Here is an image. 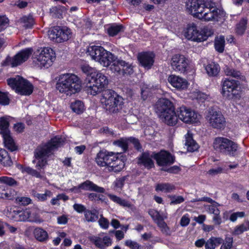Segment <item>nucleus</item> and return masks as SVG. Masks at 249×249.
Returning a JSON list of instances; mask_svg holds the SVG:
<instances>
[{
	"instance_id": "obj_1",
	"label": "nucleus",
	"mask_w": 249,
	"mask_h": 249,
	"mask_svg": "<svg viewBox=\"0 0 249 249\" xmlns=\"http://www.w3.org/2000/svg\"><path fill=\"white\" fill-rule=\"evenodd\" d=\"M185 4L190 14L204 21H219L225 15L224 10L218 8L213 0H187Z\"/></svg>"
},
{
	"instance_id": "obj_2",
	"label": "nucleus",
	"mask_w": 249,
	"mask_h": 249,
	"mask_svg": "<svg viewBox=\"0 0 249 249\" xmlns=\"http://www.w3.org/2000/svg\"><path fill=\"white\" fill-rule=\"evenodd\" d=\"M56 89L61 93L71 95L78 93L82 89V81L75 74H60L56 78Z\"/></svg>"
},
{
	"instance_id": "obj_3",
	"label": "nucleus",
	"mask_w": 249,
	"mask_h": 249,
	"mask_svg": "<svg viewBox=\"0 0 249 249\" xmlns=\"http://www.w3.org/2000/svg\"><path fill=\"white\" fill-rule=\"evenodd\" d=\"M65 143V141L59 135H56L52 138L42 146L36 149L35 152V157L39 160L36 167L38 169H44L47 164L46 159H43L44 157H48L53 151L58 149Z\"/></svg>"
},
{
	"instance_id": "obj_4",
	"label": "nucleus",
	"mask_w": 249,
	"mask_h": 249,
	"mask_svg": "<svg viewBox=\"0 0 249 249\" xmlns=\"http://www.w3.org/2000/svg\"><path fill=\"white\" fill-rule=\"evenodd\" d=\"M221 93L227 100L237 101L244 94V87L239 80L231 78H223L221 82Z\"/></svg>"
},
{
	"instance_id": "obj_5",
	"label": "nucleus",
	"mask_w": 249,
	"mask_h": 249,
	"mask_svg": "<svg viewBox=\"0 0 249 249\" xmlns=\"http://www.w3.org/2000/svg\"><path fill=\"white\" fill-rule=\"evenodd\" d=\"M156 112L165 123L170 126H174L178 123L176 111L173 103L166 98H160L155 106Z\"/></svg>"
},
{
	"instance_id": "obj_6",
	"label": "nucleus",
	"mask_w": 249,
	"mask_h": 249,
	"mask_svg": "<svg viewBox=\"0 0 249 249\" xmlns=\"http://www.w3.org/2000/svg\"><path fill=\"white\" fill-rule=\"evenodd\" d=\"M101 102L105 105V108L110 113H116L122 109L124 99L115 91L107 89L102 93Z\"/></svg>"
},
{
	"instance_id": "obj_7",
	"label": "nucleus",
	"mask_w": 249,
	"mask_h": 249,
	"mask_svg": "<svg viewBox=\"0 0 249 249\" xmlns=\"http://www.w3.org/2000/svg\"><path fill=\"white\" fill-rule=\"evenodd\" d=\"M213 35L212 30L207 27L200 28L194 23L188 24L184 33L186 38L197 42L205 41Z\"/></svg>"
},
{
	"instance_id": "obj_8",
	"label": "nucleus",
	"mask_w": 249,
	"mask_h": 249,
	"mask_svg": "<svg viewBox=\"0 0 249 249\" xmlns=\"http://www.w3.org/2000/svg\"><path fill=\"white\" fill-rule=\"evenodd\" d=\"M213 147L216 151L223 155L234 157L238 149V145L227 138L217 137L213 141Z\"/></svg>"
},
{
	"instance_id": "obj_9",
	"label": "nucleus",
	"mask_w": 249,
	"mask_h": 249,
	"mask_svg": "<svg viewBox=\"0 0 249 249\" xmlns=\"http://www.w3.org/2000/svg\"><path fill=\"white\" fill-rule=\"evenodd\" d=\"M7 83L12 89L15 90L16 93L20 95H30L34 90L33 84L20 76L8 78Z\"/></svg>"
},
{
	"instance_id": "obj_10",
	"label": "nucleus",
	"mask_w": 249,
	"mask_h": 249,
	"mask_svg": "<svg viewBox=\"0 0 249 249\" xmlns=\"http://www.w3.org/2000/svg\"><path fill=\"white\" fill-rule=\"evenodd\" d=\"M206 119L213 128L223 130L226 125V118L217 107L209 108Z\"/></svg>"
},
{
	"instance_id": "obj_11",
	"label": "nucleus",
	"mask_w": 249,
	"mask_h": 249,
	"mask_svg": "<svg viewBox=\"0 0 249 249\" xmlns=\"http://www.w3.org/2000/svg\"><path fill=\"white\" fill-rule=\"evenodd\" d=\"M32 52V48H27L19 51L13 57L8 55L1 62V66L15 68L20 66L29 58Z\"/></svg>"
},
{
	"instance_id": "obj_12",
	"label": "nucleus",
	"mask_w": 249,
	"mask_h": 249,
	"mask_svg": "<svg viewBox=\"0 0 249 249\" xmlns=\"http://www.w3.org/2000/svg\"><path fill=\"white\" fill-rule=\"evenodd\" d=\"M177 117L185 124H194L199 123L200 115L185 106H181L176 109Z\"/></svg>"
},
{
	"instance_id": "obj_13",
	"label": "nucleus",
	"mask_w": 249,
	"mask_h": 249,
	"mask_svg": "<svg viewBox=\"0 0 249 249\" xmlns=\"http://www.w3.org/2000/svg\"><path fill=\"white\" fill-rule=\"evenodd\" d=\"M71 30L66 26H56L48 32L49 38L53 42L61 43L67 41L71 35Z\"/></svg>"
},
{
	"instance_id": "obj_14",
	"label": "nucleus",
	"mask_w": 249,
	"mask_h": 249,
	"mask_svg": "<svg viewBox=\"0 0 249 249\" xmlns=\"http://www.w3.org/2000/svg\"><path fill=\"white\" fill-rule=\"evenodd\" d=\"M134 68L132 64L120 59L117 60L111 66V70L120 77L131 75L134 72Z\"/></svg>"
},
{
	"instance_id": "obj_15",
	"label": "nucleus",
	"mask_w": 249,
	"mask_h": 249,
	"mask_svg": "<svg viewBox=\"0 0 249 249\" xmlns=\"http://www.w3.org/2000/svg\"><path fill=\"white\" fill-rule=\"evenodd\" d=\"M55 59V53L50 47H44L37 57V60L41 68H49Z\"/></svg>"
},
{
	"instance_id": "obj_16",
	"label": "nucleus",
	"mask_w": 249,
	"mask_h": 249,
	"mask_svg": "<svg viewBox=\"0 0 249 249\" xmlns=\"http://www.w3.org/2000/svg\"><path fill=\"white\" fill-rule=\"evenodd\" d=\"M171 65L174 70L183 74L187 73L189 68L188 58L180 54H176L172 56Z\"/></svg>"
},
{
	"instance_id": "obj_17",
	"label": "nucleus",
	"mask_w": 249,
	"mask_h": 249,
	"mask_svg": "<svg viewBox=\"0 0 249 249\" xmlns=\"http://www.w3.org/2000/svg\"><path fill=\"white\" fill-rule=\"evenodd\" d=\"M153 157L159 166H169L175 162V157L164 150L158 152H153Z\"/></svg>"
},
{
	"instance_id": "obj_18",
	"label": "nucleus",
	"mask_w": 249,
	"mask_h": 249,
	"mask_svg": "<svg viewBox=\"0 0 249 249\" xmlns=\"http://www.w3.org/2000/svg\"><path fill=\"white\" fill-rule=\"evenodd\" d=\"M118 155V153H115L107 150L100 151L97 154L95 161L98 165L102 167L107 166L108 169L115 160V158Z\"/></svg>"
},
{
	"instance_id": "obj_19",
	"label": "nucleus",
	"mask_w": 249,
	"mask_h": 249,
	"mask_svg": "<svg viewBox=\"0 0 249 249\" xmlns=\"http://www.w3.org/2000/svg\"><path fill=\"white\" fill-rule=\"evenodd\" d=\"M152 159H153V152L152 154L148 150L142 152L138 157V164L143 166L147 170H150L155 167L154 161Z\"/></svg>"
},
{
	"instance_id": "obj_20",
	"label": "nucleus",
	"mask_w": 249,
	"mask_h": 249,
	"mask_svg": "<svg viewBox=\"0 0 249 249\" xmlns=\"http://www.w3.org/2000/svg\"><path fill=\"white\" fill-rule=\"evenodd\" d=\"M155 54L153 53L143 52L138 55L140 65L145 69H150L154 63Z\"/></svg>"
},
{
	"instance_id": "obj_21",
	"label": "nucleus",
	"mask_w": 249,
	"mask_h": 249,
	"mask_svg": "<svg viewBox=\"0 0 249 249\" xmlns=\"http://www.w3.org/2000/svg\"><path fill=\"white\" fill-rule=\"evenodd\" d=\"M77 188L84 191L94 192L97 193L104 194L105 193V189L102 187L98 186L90 180H86L78 185Z\"/></svg>"
},
{
	"instance_id": "obj_22",
	"label": "nucleus",
	"mask_w": 249,
	"mask_h": 249,
	"mask_svg": "<svg viewBox=\"0 0 249 249\" xmlns=\"http://www.w3.org/2000/svg\"><path fill=\"white\" fill-rule=\"evenodd\" d=\"M169 83L178 90L185 89L188 88V81L179 76L171 75L168 78Z\"/></svg>"
},
{
	"instance_id": "obj_23",
	"label": "nucleus",
	"mask_w": 249,
	"mask_h": 249,
	"mask_svg": "<svg viewBox=\"0 0 249 249\" xmlns=\"http://www.w3.org/2000/svg\"><path fill=\"white\" fill-rule=\"evenodd\" d=\"M94 75L92 76L90 80L92 83H95L102 89H104L108 85V79L107 77L104 73L97 71Z\"/></svg>"
},
{
	"instance_id": "obj_24",
	"label": "nucleus",
	"mask_w": 249,
	"mask_h": 249,
	"mask_svg": "<svg viewBox=\"0 0 249 249\" xmlns=\"http://www.w3.org/2000/svg\"><path fill=\"white\" fill-rule=\"evenodd\" d=\"M117 57L111 52L104 49V52L102 53L98 62L104 67L109 66L112 63L113 64L116 61Z\"/></svg>"
},
{
	"instance_id": "obj_25",
	"label": "nucleus",
	"mask_w": 249,
	"mask_h": 249,
	"mask_svg": "<svg viewBox=\"0 0 249 249\" xmlns=\"http://www.w3.org/2000/svg\"><path fill=\"white\" fill-rule=\"evenodd\" d=\"M103 52H104V48L102 46L92 45L88 47L87 53L90 55L92 59L98 62Z\"/></svg>"
},
{
	"instance_id": "obj_26",
	"label": "nucleus",
	"mask_w": 249,
	"mask_h": 249,
	"mask_svg": "<svg viewBox=\"0 0 249 249\" xmlns=\"http://www.w3.org/2000/svg\"><path fill=\"white\" fill-rule=\"evenodd\" d=\"M120 155L121 154L119 153V155H117L116 157L115 158V160L111 164V166H109V168H108L109 172L118 173L124 169L125 166V161L123 157V159L119 157Z\"/></svg>"
},
{
	"instance_id": "obj_27",
	"label": "nucleus",
	"mask_w": 249,
	"mask_h": 249,
	"mask_svg": "<svg viewBox=\"0 0 249 249\" xmlns=\"http://www.w3.org/2000/svg\"><path fill=\"white\" fill-rule=\"evenodd\" d=\"M125 27L121 24L116 23L111 24L107 29V33L109 36L114 37L119 33L124 32Z\"/></svg>"
},
{
	"instance_id": "obj_28",
	"label": "nucleus",
	"mask_w": 249,
	"mask_h": 249,
	"mask_svg": "<svg viewBox=\"0 0 249 249\" xmlns=\"http://www.w3.org/2000/svg\"><path fill=\"white\" fill-rule=\"evenodd\" d=\"M5 147L11 152L18 149L15 142L11 135L10 132L2 135Z\"/></svg>"
},
{
	"instance_id": "obj_29",
	"label": "nucleus",
	"mask_w": 249,
	"mask_h": 249,
	"mask_svg": "<svg viewBox=\"0 0 249 249\" xmlns=\"http://www.w3.org/2000/svg\"><path fill=\"white\" fill-rule=\"evenodd\" d=\"M205 70L209 76L216 77L219 74L220 67L218 63L214 62H211L206 66Z\"/></svg>"
},
{
	"instance_id": "obj_30",
	"label": "nucleus",
	"mask_w": 249,
	"mask_h": 249,
	"mask_svg": "<svg viewBox=\"0 0 249 249\" xmlns=\"http://www.w3.org/2000/svg\"><path fill=\"white\" fill-rule=\"evenodd\" d=\"M33 233L35 238L39 242H46L49 239L48 232L42 228H36L33 231Z\"/></svg>"
},
{
	"instance_id": "obj_31",
	"label": "nucleus",
	"mask_w": 249,
	"mask_h": 249,
	"mask_svg": "<svg viewBox=\"0 0 249 249\" xmlns=\"http://www.w3.org/2000/svg\"><path fill=\"white\" fill-rule=\"evenodd\" d=\"M224 72L227 76H231L242 81H244L246 79L245 76L242 75L241 72L239 71H237L228 66L225 67Z\"/></svg>"
},
{
	"instance_id": "obj_32",
	"label": "nucleus",
	"mask_w": 249,
	"mask_h": 249,
	"mask_svg": "<svg viewBox=\"0 0 249 249\" xmlns=\"http://www.w3.org/2000/svg\"><path fill=\"white\" fill-rule=\"evenodd\" d=\"M14 192L7 186L0 185V198L13 200L14 198Z\"/></svg>"
},
{
	"instance_id": "obj_33",
	"label": "nucleus",
	"mask_w": 249,
	"mask_h": 249,
	"mask_svg": "<svg viewBox=\"0 0 249 249\" xmlns=\"http://www.w3.org/2000/svg\"><path fill=\"white\" fill-rule=\"evenodd\" d=\"M0 162L5 167H10L13 164V162L8 152L2 148H0Z\"/></svg>"
},
{
	"instance_id": "obj_34",
	"label": "nucleus",
	"mask_w": 249,
	"mask_h": 249,
	"mask_svg": "<svg viewBox=\"0 0 249 249\" xmlns=\"http://www.w3.org/2000/svg\"><path fill=\"white\" fill-rule=\"evenodd\" d=\"M248 20L247 18H242L236 24L235 32L239 36H242L245 33L247 28Z\"/></svg>"
},
{
	"instance_id": "obj_35",
	"label": "nucleus",
	"mask_w": 249,
	"mask_h": 249,
	"mask_svg": "<svg viewBox=\"0 0 249 249\" xmlns=\"http://www.w3.org/2000/svg\"><path fill=\"white\" fill-rule=\"evenodd\" d=\"M223 240L221 237H211L205 243V249H215L216 247L222 243Z\"/></svg>"
},
{
	"instance_id": "obj_36",
	"label": "nucleus",
	"mask_w": 249,
	"mask_h": 249,
	"mask_svg": "<svg viewBox=\"0 0 249 249\" xmlns=\"http://www.w3.org/2000/svg\"><path fill=\"white\" fill-rule=\"evenodd\" d=\"M66 10L65 6L58 5L55 6H52L50 9V13L53 18H62L63 13Z\"/></svg>"
},
{
	"instance_id": "obj_37",
	"label": "nucleus",
	"mask_w": 249,
	"mask_h": 249,
	"mask_svg": "<svg viewBox=\"0 0 249 249\" xmlns=\"http://www.w3.org/2000/svg\"><path fill=\"white\" fill-rule=\"evenodd\" d=\"M103 90L100 87L96 85L95 83H92L90 80L88 81L86 87V91L89 94L95 96L103 91Z\"/></svg>"
},
{
	"instance_id": "obj_38",
	"label": "nucleus",
	"mask_w": 249,
	"mask_h": 249,
	"mask_svg": "<svg viewBox=\"0 0 249 249\" xmlns=\"http://www.w3.org/2000/svg\"><path fill=\"white\" fill-rule=\"evenodd\" d=\"M0 183L9 188V187H16L19 184L14 178L7 176L0 177Z\"/></svg>"
},
{
	"instance_id": "obj_39",
	"label": "nucleus",
	"mask_w": 249,
	"mask_h": 249,
	"mask_svg": "<svg viewBox=\"0 0 249 249\" xmlns=\"http://www.w3.org/2000/svg\"><path fill=\"white\" fill-rule=\"evenodd\" d=\"M99 213L96 210H90L88 209L84 214L85 218L88 222H94L99 218Z\"/></svg>"
},
{
	"instance_id": "obj_40",
	"label": "nucleus",
	"mask_w": 249,
	"mask_h": 249,
	"mask_svg": "<svg viewBox=\"0 0 249 249\" xmlns=\"http://www.w3.org/2000/svg\"><path fill=\"white\" fill-rule=\"evenodd\" d=\"M225 40L224 36L216 37L214 40V47L216 51L222 53L225 49Z\"/></svg>"
},
{
	"instance_id": "obj_41",
	"label": "nucleus",
	"mask_w": 249,
	"mask_h": 249,
	"mask_svg": "<svg viewBox=\"0 0 249 249\" xmlns=\"http://www.w3.org/2000/svg\"><path fill=\"white\" fill-rule=\"evenodd\" d=\"M19 166L20 167L19 169L22 173H26L28 174L37 178H42L41 174L37 170L34 169L29 166H26L23 165H19Z\"/></svg>"
},
{
	"instance_id": "obj_42",
	"label": "nucleus",
	"mask_w": 249,
	"mask_h": 249,
	"mask_svg": "<svg viewBox=\"0 0 249 249\" xmlns=\"http://www.w3.org/2000/svg\"><path fill=\"white\" fill-rule=\"evenodd\" d=\"M20 22L23 24L26 29H31L35 24V20L33 16L29 14L28 16H23L20 18Z\"/></svg>"
},
{
	"instance_id": "obj_43",
	"label": "nucleus",
	"mask_w": 249,
	"mask_h": 249,
	"mask_svg": "<svg viewBox=\"0 0 249 249\" xmlns=\"http://www.w3.org/2000/svg\"><path fill=\"white\" fill-rule=\"evenodd\" d=\"M249 230V221L236 226L232 232L233 235H238Z\"/></svg>"
},
{
	"instance_id": "obj_44",
	"label": "nucleus",
	"mask_w": 249,
	"mask_h": 249,
	"mask_svg": "<svg viewBox=\"0 0 249 249\" xmlns=\"http://www.w3.org/2000/svg\"><path fill=\"white\" fill-rule=\"evenodd\" d=\"M19 214L18 216V221H31L30 217L31 214V211L29 209H23L20 208L19 211H17Z\"/></svg>"
},
{
	"instance_id": "obj_45",
	"label": "nucleus",
	"mask_w": 249,
	"mask_h": 249,
	"mask_svg": "<svg viewBox=\"0 0 249 249\" xmlns=\"http://www.w3.org/2000/svg\"><path fill=\"white\" fill-rule=\"evenodd\" d=\"M174 189H175V186L169 183L157 184L155 188L156 191H160L166 193H170Z\"/></svg>"
},
{
	"instance_id": "obj_46",
	"label": "nucleus",
	"mask_w": 249,
	"mask_h": 249,
	"mask_svg": "<svg viewBox=\"0 0 249 249\" xmlns=\"http://www.w3.org/2000/svg\"><path fill=\"white\" fill-rule=\"evenodd\" d=\"M10 125L9 121L4 117H0V134L2 135L10 132L9 129Z\"/></svg>"
},
{
	"instance_id": "obj_47",
	"label": "nucleus",
	"mask_w": 249,
	"mask_h": 249,
	"mask_svg": "<svg viewBox=\"0 0 249 249\" xmlns=\"http://www.w3.org/2000/svg\"><path fill=\"white\" fill-rule=\"evenodd\" d=\"M107 196L111 200L118 204H119L120 206L129 207L130 205L128 201L124 199H122L115 195L108 194H107Z\"/></svg>"
},
{
	"instance_id": "obj_48",
	"label": "nucleus",
	"mask_w": 249,
	"mask_h": 249,
	"mask_svg": "<svg viewBox=\"0 0 249 249\" xmlns=\"http://www.w3.org/2000/svg\"><path fill=\"white\" fill-rule=\"evenodd\" d=\"M185 145L187 147L188 150L190 152L195 151L198 148V145L191 135L186 137Z\"/></svg>"
},
{
	"instance_id": "obj_49",
	"label": "nucleus",
	"mask_w": 249,
	"mask_h": 249,
	"mask_svg": "<svg viewBox=\"0 0 249 249\" xmlns=\"http://www.w3.org/2000/svg\"><path fill=\"white\" fill-rule=\"evenodd\" d=\"M33 195L38 201L43 202L46 201L48 197L52 196L53 194L51 191L49 190H45L44 194H40L36 191H34Z\"/></svg>"
},
{
	"instance_id": "obj_50",
	"label": "nucleus",
	"mask_w": 249,
	"mask_h": 249,
	"mask_svg": "<svg viewBox=\"0 0 249 249\" xmlns=\"http://www.w3.org/2000/svg\"><path fill=\"white\" fill-rule=\"evenodd\" d=\"M71 107L72 111L78 114H81L84 110V104L80 100H76L71 104Z\"/></svg>"
},
{
	"instance_id": "obj_51",
	"label": "nucleus",
	"mask_w": 249,
	"mask_h": 249,
	"mask_svg": "<svg viewBox=\"0 0 249 249\" xmlns=\"http://www.w3.org/2000/svg\"><path fill=\"white\" fill-rule=\"evenodd\" d=\"M128 138H121L113 142L115 145L122 148L124 152L128 150Z\"/></svg>"
},
{
	"instance_id": "obj_52",
	"label": "nucleus",
	"mask_w": 249,
	"mask_h": 249,
	"mask_svg": "<svg viewBox=\"0 0 249 249\" xmlns=\"http://www.w3.org/2000/svg\"><path fill=\"white\" fill-rule=\"evenodd\" d=\"M82 71L87 75L86 80L89 81L91 79L92 76L94 75L97 71L93 68L89 67V65H83L81 67Z\"/></svg>"
},
{
	"instance_id": "obj_53",
	"label": "nucleus",
	"mask_w": 249,
	"mask_h": 249,
	"mask_svg": "<svg viewBox=\"0 0 249 249\" xmlns=\"http://www.w3.org/2000/svg\"><path fill=\"white\" fill-rule=\"evenodd\" d=\"M87 197L89 200L96 202L100 201L102 202L105 201V197L102 194H99L95 193H90L88 194Z\"/></svg>"
},
{
	"instance_id": "obj_54",
	"label": "nucleus",
	"mask_w": 249,
	"mask_h": 249,
	"mask_svg": "<svg viewBox=\"0 0 249 249\" xmlns=\"http://www.w3.org/2000/svg\"><path fill=\"white\" fill-rule=\"evenodd\" d=\"M233 237L231 236H226L225 241L223 243L220 249H231L233 246Z\"/></svg>"
},
{
	"instance_id": "obj_55",
	"label": "nucleus",
	"mask_w": 249,
	"mask_h": 249,
	"mask_svg": "<svg viewBox=\"0 0 249 249\" xmlns=\"http://www.w3.org/2000/svg\"><path fill=\"white\" fill-rule=\"evenodd\" d=\"M128 140L129 143H132L135 149L138 151H141L142 150V146L139 140L134 137H128Z\"/></svg>"
},
{
	"instance_id": "obj_56",
	"label": "nucleus",
	"mask_w": 249,
	"mask_h": 249,
	"mask_svg": "<svg viewBox=\"0 0 249 249\" xmlns=\"http://www.w3.org/2000/svg\"><path fill=\"white\" fill-rule=\"evenodd\" d=\"M16 202L19 205H28L32 203L31 199L29 197L18 196L16 198Z\"/></svg>"
},
{
	"instance_id": "obj_57",
	"label": "nucleus",
	"mask_w": 249,
	"mask_h": 249,
	"mask_svg": "<svg viewBox=\"0 0 249 249\" xmlns=\"http://www.w3.org/2000/svg\"><path fill=\"white\" fill-rule=\"evenodd\" d=\"M149 214L151 215L154 221L157 225L158 223L163 221V218L157 211H150L149 212Z\"/></svg>"
},
{
	"instance_id": "obj_58",
	"label": "nucleus",
	"mask_w": 249,
	"mask_h": 249,
	"mask_svg": "<svg viewBox=\"0 0 249 249\" xmlns=\"http://www.w3.org/2000/svg\"><path fill=\"white\" fill-rule=\"evenodd\" d=\"M20 208L19 207L14 206L12 208H11L9 211V217H11L13 220L16 221H18V213H17V212L19 211Z\"/></svg>"
},
{
	"instance_id": "obj_59",
	"label": "nucleus",
	"mask_w": 249,
	"mask_h": 249,
	"mask_svg": "<svg viewBox=\"0 0 249 249\" xmlns=\"http://www.w3.org/2000/svg\"><path fill=\"white\" fill-rule=\"evenodd\" d=\"M10 103V99L8 96V93L0 90V105L2 106L8 105Z\"/></svg>"
},
{
	"instance_id": "obj_60",
	"label": "nucleus",
	"mask_w": 249,
	"mask_h": 249,
	"mask_svg": "<svg viewBox=\"0 0 249 249\" xmlns=\"http://www.w3.org/2000/svg\"><path fill=\"white\" fill-rule=\"evenodd\" d=\"M9 19L5 16L0 15V32L4 30L9 25Z\"/></svg>"
},
{
	"instance_id": "obj_61",
	"label": "nucleus",
	"mask_w": 249,
	"mask_h": 249,
	"mask_svg": "<svg viewBox=\"0 0 249 249\" xmlns=\"http://www.w3.org/2000/svg\"><path fill=\"white\" fill-rule=\"evenodd\" d=\"M161 171L166 172L170 174H178L181 171V168L178 166L174 165L169 168H162Z\"/></svg>"
},
{
	"instance_id": "obj_62",
	"label": "nucleus",
	"mask_w": 249,
	"mask_h": 249,
	"mask_svg": "<svg viewBox=\"0 0 249 249\" xmlns=\"http://www.w3.org/2000/svg\"><path fill=\"white\" fill-rule=\"evenodd\" d=\"M157 225L160 229L162 233H165L166 235H170V229L166 223L164 221V219H163V221L158 223Z\"/></svg>"
},
{
	"instance_id": "obj_63",
	"label": "nucleus",
	"mask_w": 249,
	"mask_h": 249,
	"mask_svg": "<svg viewBox=\"0 0 249 249\" xmlns=\"http://www.w3.org/2000/svg\"><path fill=\"white\" fill-rule=\"evenodd\" d=\"M245 215L244 212H237L231 213L229 217V219L231 222H235L238 217L242 218Z\"/></svg>"
},
{
	"instance_id": "obj_64",
	"label": "nucleus",
	"mask_w": 249,
	"mask_h": 249,
	"mask_svg": "<svg viewBox=\"0 0 249 249\" xmlns=\"http://www.w3.org/2000/svg\"><path fill=\"white\" fill-rule=\"evenodd\" d=\"M98 223L100 227L103 229H107L109 227L108 220L107 218L104 217L103 215H101L98 220Z\"/></svg>"
}]
</instances>
